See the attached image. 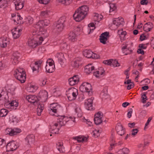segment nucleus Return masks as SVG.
<instances>
[{
  "label": "nucleus",
  "mask_w": 154,
  "mask_h": 154,
  "mask_svg": "<svg viewBox=\"0 0 154 154\" xmlns=\"http://www.w3.org/2000/svg\"><path fill=\"white\" fill-rule=\"evenodd\" d=\"M141 98H142V102L143 103H146V101L147 100V97L145 93H144L142 95Z\"/></svg>",
  "instance_id": "3c124183"
},
{
  "label": "nucleus",
  "mask_w": 154,
  "mask_h": 154,
  "mask_svg": "<svg viewBox=\"0 0 154 154\" xmlns=\"http://www.w3.org/2000/svg\"><path fill=\"white\" fill-rule=\"evenodd\" d=\"M14 77H26V72L23 69L17 68L14 71Z\"/></svg>",
  "instance_id": "1a4fd4ad"
},
{
  "label": "nucleus",
  "mask_w": 154,
  "mask_h": 154,
  "mask_svg": "<svg viewBox=\"0 0 154 154\" xmlns=\"http://www.w3.org/2000/svg\"><path fill=\"white\" fill-rule=\"evenodd\" d=\"M72 139L77 140L79 143H80L81 142H83L86 141L87 139L86 137H80V136H79L73 137Z\"/></svg>",
  "instance_id": "2f4dec72"
},
{
  "label": "nucleus",
  "mask_w": 154,
  "mask_h": 154,
  "mask_svg": "<svg viewBox=\"0 0 154 154\" xmlns=\"http://www.w3.org/2000/svg\"><path fill=\"white\" fill-rule=\"evenodd\" d=\"M95 67L92 64H89L86 65L85 67L84 72L88 75L90 74L94 71L93 74V75L96 77H99L100 75L102 76H105V71L102 67L99 68L98 70H95Z\"/></svg>",
  "instance_id": "7ed1b4c3"
},
{
  "label": "nucleus",
  "mask_w": 154,
  "mask_h": 154,
  "mask_svg": "<svg viewBox=\"0 0 154 154\" xmlns=\"http://www.w3.org/2000/svg\"><path fill=\"white\" fill-rule=\"evenodd\" d=\"M35 140V137L33 134L29 135L25 138L26 144L30 147H31L33 144Z\"/></svg>",
  "instance_id": "ddd939ff"
},
{
  "label": "nucleus",
  "mask_w": 154,
  "mask_h": 154,
  "mask_svg": "<svg viewBox=\"0 0 154 154\" xmlns=\"http://www.w3.org/2000/svg\"><path fill=\"white\" fill-rule=\"evenodd\" d=\"M83 54L85 56L89 58L92 57L93 52L91 50H85L84 51Z\"/></svg>",
  "instance_id": "7c9ffc66"
},
{
  "label": "nucleus",
  "mask_w": 154,
  "mask_h": 154,
  "mask_svg": "<svg viewBox=\"0 0 154 154\" xmlns=\"http://www.w3.org/2000/svg\"><path fill=\"white\" fill-rule=\"evenodd\" d=\"M129 149L127 148H124L118 151L119 154H128L129 152Z\"/></svg>",
  "instance_id": "473e14b6"
},
{
  "label": "nucleus",
  "mask_w": 154,
  "mask_h": 154,
  "mask_svg": "<svg viewBox=\"0 0 154 154\" xmlns=\"http://www.w3.org/2000/svg\"><path fill=\"white\" fill-rule=\"evenodd\" d=\"M23 18L20 16L18 14H17L16 16V18H14L13 20L14 22H16L18 23L21 24L23 23L22 20Z\"/></svg>",
  "instance_id": "f704fd0d"
},
{
  "label": "nucleus",
  "mask_w": 154,
  "mask_h": 154,
  "mask_svg": "<svg viewBox=\"0 0 154 154\" xmlns=\"http://www.w3.org/2000/svg\"><path fill=\"white\" fill-rule=\"evenodd\" d=\"M116 130L117 134L122 136L125 133V129H124L122 125L120 124H118L116 127Z\"/></svg>",
  "instance_id": "4be33fe9"
},
{
  "label": "nucleus",
  "mask_w": 154,
  "mask_h": 154,
  "mask_svg": "<svg viewBox=\"0 0 154 154\" xmlns=\"http://www.w3.org/2000/svg\"><path fill=\"white\" fill-rule=\"evenodd\" d=\"M42 60H39L33 63L34 65V66L31 64L30 65L32 70V71L33 72H35V73L36 74H38L39 72V68L40 66L42 63Z\"/></svg>",
  "instance_id": "f8f14e48"
},
{
  "label": "nucleus",
  "mask_w": 154,
  "mask_h": 154,
  "mask_svg": "<svg viewBox=\"0 0 154 154\" xmlns=\"http://www.w3.org/2000/svg\"><path fill=\"white\" fill-rule=\"evenodd\" d=\"M150 80L148 78H146L141 82V83L143 85H146L149 84L150 82Z\"/></svg>",
  "instance_id": "a18cd8bd"
},
{
  "label": "nucleus",
  "mask_w": 154,
  "mask_h": 154,
  "mask_svg": "<svg viewBox=\"0 0 154 154\" xmlns=\"http://www.w3.org/2000/svg\"><path fill=\"white\" fill-rule=\"evenodd\" d=\"M20 57V54L17 52L14 53L11 57L12 63L14 65H16L18 63V59Z\"/></svg>",
  "instance_id": "5701e85b"
},
{
  "label": "nucleus",
  "mask_w": 154,
  "mask_h": 154,
  "mask_svg": "<svg viewBox=\"0 0 154 154\" xmlns=\"http://www.w3.org/2000/svg\"><path fill=\"white\" fill-rule=\"evenodd\" d=\"M109 32H107L102 33L100 36V40L101 43L105 44L106 43L107 38L109 36Z\"/></svg>",
  "instance_id": "aec40b11"
},
{
  "label": "nucleus",
  "mask_w": 154,
  "mask_h": 154,
  "mask_svg": "<svg viewBox=\"0 0 154 154\" xmlns=\"http://www.w3.org/2000/svg\"><path fill=\"white\" fill-rule=\"evenodd\" d=\"M66 95L70 101L75 100L78 94V90L74 88H71L68 89L66 92Z\"/></svg>",
  "instance_id": "39448f33"
},
{
  "label": "nucleus",
  "mask_w": 154,
  "mask_h": 154,
  "mask_svg": "<svg viewBox=\"0 0 154 154\" xmlns=\"http://www.w3.org/2000/svg\"><path fill=\"white\" fill-rule=\"evenodd\" d=\"M112 60V64L114 67H116L119 66V63L117 60H113L112 59L111 60V61Z\"/></svg>",
  "instance_id": "8fccbe9b"
},
{
  "label": "nucleus",
  "mask_w": 154,
  "mask_h": 154,
  "mask_svg": "<svg viewBox=\"0 0 154 154\" xmlns=\"http://www.w3.org/2000/svg\"><path fill=\"white\" fill-rule=\"evenodd\" d=\"M94 97H92L91 98L86 100L84 103L85 106L87 109L88 110H92L93 109V101Z\"/></svg>",
  "instance_id": "f3484780"
},
{
  "label": "nucleus",
  "mask_w": 154,
  "mask_h": 154,
  "mask_svg": "<svg viewBox=\"0 0 154 154\" xmlns=\"http://www.w3.org/2000/svg\"><path fill=\"white\" fill-rule=\"evenodd\" d=\"M101 95L102 96V98L105 99L107 98L108 95L107 93H105L104 91H103L101 93Z\"/></svg>",
  "instance_id": "69168bd1"
},
{
  "label": "nucleus",
  "mask_w": 154,
  "mask_h": 154,
  "mask_svg": "<svg viewBox=\"0 0 154 154\" xmlns=\"http://www.w3.org/2000/svg\"><path fill=\"white\" fill-rule=\"evenodd\" d=\"M123 19L122 18H116L113 20V23L112 25V26L114 27L115 29H117L118 27L121 26H123L124 22Z\"/></svg>",
  "instance_id": "9b49d317"
},
{
  "label": "nucleus",
  "mask_w": 154,
  "mask_h": 154,
  "mask_svg": "<svg viewBox=\"0 0 154 154\" xmlns=\"http://www.w3.org/2000/svg\"><path fill=\"white\" fill-rule=\"evenodd\" d=\"M99 131L97 130H95L94 131L93 135L95 137H97L99 135Z\"/></svg>",
  "instance_id": "338daca9"
},
{
  "label": "nucleus",
  "mask_w": 154,
  "mask_h": 154,
  "mask_svg": "<svg viewBox=\"0 0 154 154\" xmlns=\"http://www.w3.org/2000/svg\"><path fill=\"white\" fill-rule=\"evenodd\" d=\"M128 112L127 114V116L128 118H130L132 115V113L133 112V110L132 108L129 109L128 110Z\"/></svg>",
  "instance_id": "680f3d73"
},
{
  "label": "nucleus",
  "mask_w": 154,
  "mask_h": 154,
  "mask_svg": "<svg viewBox=\"0 0 154 154\" xmlns=\"http://www.w3.org/2000/svg\"><path fill=\"white\" fill-rule=\"evenodd\" d=\"M79 100L80 101L83 100L85 98V96L82 93L78 95Z\"/></svg>",
  "instance_id": "bf43d9fd"
},
{
  "label": "nucleus",
  "mask_w": 154,
  "mask_h": 154,
  "mask_svg": "<svg viewBox=\"0 0 154 154\" xmlns=\"http://www.w3.org/2000/svg\"><path fill=\"white\" fill-rule=\"evenodd\" d=\"M116 9V7L115 4L110 3V4L109 12L113 11Z\"/></svg>",
  "instance_id": "37998d69"
},
{
  "label": "nucleus",
  "mask_w": 154,
  "mask_h": 154,
  "mask_svg": "<svg viewBox=\"0 0 154 154\" xmlns=\"http://www.w3.org/2000/svg\"><path fill=\"white\" fill-rule=\"evenodd\" d=\"M66 17L65 16L61 17L57 21L56 26V29L58 32L62 31L64 27V23L66 21Z\"/></svg>",
  "instance_id": "423d86ee"
},
{
  "label": "nucleus",
  "mask_w": 154,
  "mask_h": 154,
  "mask_svg": "<svg viewBox=\"0 0 154 154\" xmlns=\"http://www.w3.org/2000/svg\"><path fill=\"white\" fill-rule=\"evenodd\" d=\"M62 109L61 107L56 103H53L50 105V108L48 109L49 113L51 115L55 116L58 117L57 122L55 123L54 127H57L59 125V126L60 127L65 125L67 122L69 121V118L65 116H59L57 113Z\"/></svg>",
  "instance_id": "f257e3e1"
},
{
  "label": "nucleus",
  "mask_w": 154,
  "mask_h": 154,
  "mask_svg": "<svg viewBox=\"0 0 154 154\" xmlns=\"http://www.w3.org/2000/svg\"><path fill=\"white\" fill-rule=\"evenodd\" d=\"M57 149L61 152H63L65 151L63 145L60 143H58L57 144Z\"/></svg>",
  "instance_id": "e433bc0d"
},
{
  "label": "nucleus",
  "mask_w": 154,
  "mask_h": 154,
  "mask_svg": "<svg viewBox=\"0 0 154 154\" xmlns=\"http://www.w3.org/2000/svg\"><path fill=\"white\" fill-rule=\"evenodd\" d=\"M118 34L119 35H123L125 36L127 34V32L125 31H123V29L118 30Z\"/></svg>",
  "instance_id": "49530a36"
},
{
  "label": "nucleus",
  "mask_w": 154,
  "mask_h": 154,
  "mask_svg": "<svg viewBox=\"0 0 154 154\" xmlns=\"http://www.w3.org/2000/svg\"><path fill=\"white\" fill-rule=\"evenodd\" d=\"M75 111L79 117H80L82 116V112L80 107H76L75 109Z\"/></svg>",
  "instance_id": "a19ab883"
},
{
  "label": "nucleus",
  "mask_w": 154,
  "mask_h": 154,
  "mask_svg": "<svg viewBox=\"0 0 154 154\" xmlns=\"http://www.w3.org/2000/svg\"><path fill=\"white\" fill-rule=\"evenodd\" d=\"M125 86L127 87L128 90H130L134 86V84L129 78H126L124 82Z\"/></svg>",
  "instance_id": "6ab92c4d"
},
{
  "label": "nucleus",
  "mask_w": 154,
  "mask_h": 154,
  "mask_svg": "<svg viewBox=\"0 0 154 154\" xmlns=\"http://www.w3.org/2000/svg\"><path fill=\"white\" fill-rule=\"evenodd\" d=\"M42 21L43 22V23L44 26H48L50 23V21L49 20L45 19L44 20H42Z\"/></svg>",
  "instance_id": "5fc2aeb1"
},
{
  "label": "nucleus",
  "mask_w": 154,
  "mask_h": 154,
  "mask_svg": "<svg viewBox=\"0 0 154 154\" xmlns=\"http://www.w3.org/2000/svg\"><path fill=\"white\" fill-rule=\"evenodd\" d=\"M59 2H61L63 4L68 5L71 4L72 0H58Z\"/></svg>",
  "instance_id": "79ce46f5"
},
{
  "label": "nucleus",
  "mask_w": 154,
  "mask_h": 154,
  "mask_svg": "<svg viewBox=\"0 0 154 154\" xmlns=\"http://www.w3.org/2000/svg\"><path fill=\"white\" fill-rule=\"evenodd\" d=\"M8 5L7 0H0V8H6Z\"/></svg>",
  "instance_id": "58836bf2"
},
{
  "label": "nucleus",
  "mask_w": 154,
  "mask_h": 154,
  "mask_svg": "<svg viewBox=\"0 0 154 154\" xmlns=\"http://www.w3.org/2000/svg\"><path fill=\"white\" fill-rule=\"evenodd\" d=\"M69 84L71 86H73L77 84L79 81L78 78H70L68 79Z\"/></svg>",
  "instance_id": "c85d7f7f"
},
{
  "label": "nucleus",
  "mask_w": 154,
  "mask_h": 154,
  "mask_svg": "<svg viewBox=\"0 0 154 154\" xmlns=\"http://www.w3.org/2000/svg\"><path fill=\"white\" fill-rule=\"evenodd\" d=\"M4 99L5 100V106H7L8 105L6 104L8 103V105H10V106H14L15 107H17L18 106V103L17 101H12L11 102H10L9 101L7 100L6 97H5Z\"/></svg>",
  "instance_id": "bb28decb"
},
{
  "label": "nucleus",
  "mask_w": 154,
  "mask_h": 154,
  "mask_svg": "<svg viewBox=\"0 0 154 154\" xmlns=\"http://www.w3.org/2000/svg\"><path fill=\"white\" fill-rule=\"evenodd\" d=\"M39 83L41 86H44L46 84H48L47 79L45 78H41L39 79Z\"/></svg>",
  "instance_id": "72a5a7b5"
},
{
  "label": "nucleus",
  "mask_w": 154,
  "mask_h": 154,
  "mask_svg": "<svg viewBox=\"0 0 154 154\" xmlns=\"http://www.w3.org/2000/svg\"><path fill=\"white\" fill-rule=\"evenodd\" d=\"M153 23L149 22L146 23L143 26V30L146 32L150 31L153 28Z\"/></svg>",
  "instance_id": "393cba45"
},
{
  "label": "nucleus",
  "mask_w": 154,
  "mask_h": 154,
  "mask_svg": "<svg viewBox=\"0 0 154 154\" xmlns=\"http://www.w3.org/2000/svg\"><path fill=\"white\" fill-rule=\"evenodd\" d=\"M83 121L84 122H85L89 126H91L92 125L91 122L89 119H84Z\"/></svg>",
  "instance_id": "052dcab7"
},
{
  "label": "nucleus",
  "mask_w": 154,
  "mask_h": 154,
  "mask_svg": "<svg viewBox=\"0 0 154 154\" xmlns=\"http://www.w3.org/2000/svg\"><path fill=\"white\" fill-rule=\"evenodd\" d=\"M26 99L28 100V102L35 105L38 103V97L35 95H29L27 96Z\"/></svg>",
  "instance_id": "a211bd4d"
},
{
  "label": "nucleus",
  "mask_w": 154,
  "mask_h": 154,
  "mask_svg": "<svg viewBox=\"0 0 154 154\" xmlns=\"http://www.w3.org/2000/svg\"><path fill=\"white\" fill-rule=\"evenodd\" d=\"M10 121L12 122L17 123L18 122L16 117L14 116H11V117H10Z\"/></svg>",
  "instance_id": "603ef678"
},
{
  "label": "nucleus",
  "mask_w": 154,
  "mask_h": 154,
  "mask_svg": "<svg viewBox=\"0 0 154 154\" xmlns=\"http://www.w3.org/2000/svg\"><path fill=\"white\" fill-rule=\"evenodd\" d=\"M55 127H54V126H53V128H54V129L52 130V132L51 133L52 134H57L60 128H55ZM55 127L56 128V127Z\"/></svg>",
  "instance_id": "13d9d810"
},
{
  "label": "nucleus",
  "mask_w": 154,
  "mask_h": 154,
  "mask_svg": "<svg viewBox=\"0 0 154 154\" xmlns=\"http://www.w3.org/2000/svg\"><path fill=\"white\" fill-rule=\"evenodd\" d=\"M21 132L20 129L18 128H7L6 129L5 132L6 134H9L11 136L17 135Z\"/></svg>",
  "instance_id": "4468645a"
},
{
  "label": "nucleus",
  "mask_w": 154,
  "mask_h": 154,
  "mask_svg": "<svg viewBox=\"0 0 154 154\" xmlns=\"http://www.w3.org/2000/svg\"><path fill=\"white\" fill-rule=\"evenodd\" d=\"M89 8L87 5H83L76 10L73 15L74 19L76 22H80L83 20L88 15Z\"/></svg>",
  "instance_id": "f03ea898"
},
{
  "label": "nucleus",
  "mask_w": 154,
  "mask_h": 154,
  "mask_svg": "<svg viewBox=\"0 0 154 154\" xmlns=\"http://www.w3.org/2000/svg\"><path fill=\"white\" fill-rule=\"evenodd\" d=\"M103 63L105 64L111 65L112 64V61L110 60H104L103 61Z\"/></svg>",
  "instance_id": "0e129e2a"
},
{
  "label": "nucleus",
  "mask_w": 154,
  "mask_h": 154,
  "mask_svg": "<svg viewBox=\"0 0 154 154\" xmlns=\"http://www.w3.org/2000/svg\"><path fill=\"white\" fill-rule=\"evenodd\" d=\"M94 121L96 125H99L102 122V118H94Z\"/></svg>",
  "instance_id": "c03bdc74"
},
{
  "label": "nucleus",
  "mask_w": 154,
  "mask_h": 154,
  "mask_svg": "<svg viewBox=\"0 0 154 154\" xmlns=\"http://www.w3.org/2000/svg\"><path fill=\"white\" fill-rule=\"evenodd\" d=\"M8 111L5 109H2L0 111V117H3L6 116L8 114Z\"/></svg>",
  "instance_id": "ea45409f"
},
{
  "label": "nucleus",
  "mask_w": 154,
  "mask_h": 154,
  "mask_svg": "<svg viewBox=\"0 0 154 154\" xmlns=\"http://www.w3.org/2000/svg\"><path fill=\"white\" fill-rule=\"evenodd\" d=\"M79 89L82 92L88 93V95L90 96H91L93 94L91 85V84L88 82H83L80 86Z\"/></svg>",
  "instance_id": "20e7f679"
},
{
  "label": "nucleus",
  "mask_w": 154,
  "mask_h": 154,
  "mask_svg": "<svg viewBox=\"0 0 154 154\" xmlns=\"http://www.w3.org/2000/svg\"><path fill=\"white\" fill-rule=\"evenodd\" d=\"M38 1L40 4H47L50 2V0H37Z\"/></svg>",
  "instance_id": "864d4df0"
},
{
  "label": "nucleus",
  "mask_w": 154,
  "mask_h": 154,
  "mask_svg": "<svg viewBox=\"0 0 154 154\" xmlns=\"http://www.w3.org/2000/svg\"><path fill=\"white\" fill-rule=\"evenodd\" d=\"M14 1L16 10L21 9L24 7L25 0H14Z\"/></svg>",
  "instance_id": "dca6fc26"
},
{
  "label": "nucleus",
  "mask_w": 154,
  "mask_h": 154,
  "mask_svg": "<svg viewBox=\"0 0 154 154\" xmlns=\"http://www.w3.org/2000/svg\"><path fill=\"white\" fill-rule=\"evenodd\" d=\"M33 18L30 17H29L26 19V23L30 24L33 23Z\"/></svg>",
  "instance_id": "de8ad7c7"
},
{
  "label": "nucleus",
  "mask_w": 154,
  "mask_h": 154,
  "mask_svg": "<svg viewBox=\"0 0 154 154\" xmlns=\"http://www.w3.org/2000/svg\"><path fill=\"white\" fill-rule=\"evenodd\" d=\"M53 61L49 62L48 64H47L45 67L46 71L49 73H52L55 70V65Z\"/></svg>",
  "instance_id": "2eb2a0df"
},
{
  "label": "nucleus",
  "mask_w": 154,
  "mask_h": 154,
  "mask_svg": "<svg viewBox=\"0 0 154 154\" xmlns=\"http://www.w3.org/2000/svg\"><path fill=\"white\" fill-rule=\"evenodd\" d=\"M48 15V11L47 10L42 11L41 12L40 15L42 17H46Z\"/></svg>",
  "instance_id": "09e8293b"
},
{
  "label": "nucleus",
  "mask_w": 154,
  "mask_h": 154,
  "mask_svg": "<svg viewBox=\"0 0 154 154\" xmlns=\"http://www.w3.org/2000/svg\"><path fill=\"white\" fill-rule=\"evenodd\" d=\"M8 41L6 39L4 38L2 39L0 42V46L2 48H5L7 46Z\"/></svg>",
  "instance_id": "4c0bfd02"
},
{
  "label": "nucleus",
  "mask_w": 154,
  "mask_h": 154,
  "mask_svg": "<svg viewBox=\"0 0 154 154\" xmlns=\"http://www.w3.org/2000/svg\"><path fill=\"white\" fill-rule=\"evenodd\" d=\"M43 41V38L42 37L39 38V41L38 42L34 39H29L28 42V44L29 47L32 48H34L36 46L41 45Z\"/></svg>",
  "instance_id": "0eeeda50"
},
{
  "label": "nucleus",
  "mask_w": 154,
  "mask_h": 154,
  "mask_svg": "<svg viewBox=\"0 0 154 154\" xmlns=\"http://www.w3.org/2000/svg\"><path fill=\"white\" fill-rule=\"evenodd\" d=\"M22 30L17 28H15L12 30V33L13 38L16 39L18 38L21 34Z\"/></svg>",
  "instance_id": "412c9836"
},
{
  "label": "nucleus",
  "mask_w": 154,
  "mask_h": 154,
  "mask_svg": "<svg viewBox=\"0 0 154 154\" xmlns=\"http://www.w3.org/2000/svg\"><path fill=\"white\" fill-rule=\"evenodd\" d=\"M77 35L74 32H70L68 35V39L72 42H75L76 39Z\"/></svg>",
  "instance_id": "c756f323"
},
{
  "label": "nucleus",
  "mask_w": 154,
  "mask_h": 154,
  "mask_svg": "<svg viewBox=\"0 0 154 154\" xmlns=\"http://www.w3.org/2000/svg\"><path fill=\"white\" fill-rule=\"evenodd\" d=\"M17 143L14 141H12L8 143L6 145L7 150L8 151H13L15 150L18 147L17 145Z\"/></svg>",
  "instance_id": "9d476101"
},
{
  "label": "nucleus",
  "mask_w": 154,
  "mask_h": 154,
  "mask_svg": "<svg viewBox=\"0 0 154 154\" xmlns=\"http://www.w3.org/2000/svg\"><path fill=\"white\" fill-rule=\"evenodd\" d=\"M17 79L21 83H23L26 81V78H17Z\"/></svg>",
  "instance_id": "4d7b16f0"
},
{
  "label": "nucleus",
  "mask_w": 154,
  "mask_h": 154,
  "mask_svg": "<svg viewBox=\"0 0 154 154\" xmlns=\"http://www.w3.org/2000/svg\"><path fill=\"white\" fill-rule=\"evenodd\" d=\"M43 23L42 20L38 21L35 26V27L37 29L40 30L41 29H42V28L44 27Z\"/></svg>",
  "instance_id": "c9c22d12"
},
{
  "label": "nucleus",
  "mask_w": 154,
  "mask_h": 154,
  "mask_svg": "<svg viewBox=\"0 0 154 154\" xmlns=\"http://www.w3.org/2000/svg\"><path fill=\"white\" fill-rule=\"evenodd\" d=\"M67 44L66 43L62 44L61 45V49H64L67 48Z\"/></svg>",
  "instance_id": "774afa93"
},
{
  "label": "nucleus",
  "mask_w": 154,
  "mask_h": 154,
  "mask_svg": "<svg viewBox=\"0 0 154 154\" xmlns=\"http://www.w3.org/2000/svg\"><path fill=\"white\" fill-rule=\"evenodd\" d=\"M38 87L35 85L30 84L26 88V89L29 92H34L38 89Z\"/></svg>",
  "instance_id": "b1692460"
},
{
  "label": "nucleus",
  "mask_w": 154,
  "mask_h": 154,
  "mask_svg": "<svg viewBox=\"0 0 154 154\" xmlns=\"http://www.w3.org/2000/svg\"><path fill=\"white\" fill-rule=\"evenodd\" d=\"M48 92L45 90L41 91L38 94V100L42 102L46 101L48 97Z\"/></svg>",
  "instance_id": "6e6552de"
},
{
  "label": "nucleus",
  "mask_w": 154,
  "mask_h": 154,
  "mask_svg": "<svg viewBox=\"0 0 154 154\" xmlns=\"http://www.w3.org/2000/svg\"><path fill=\"white\" fill-rule=\"evenodd\" d=\"M56 57L58 58V62L60 64H63L65 60L63 54L58 53L56 55Z\"/></svg>",
  "instance_id": "a878e982"
},
{
  "label": "nucleus",
  "mask_w": 154,
  "mask_h": 154,
  "mask_svg": "<svg viewBox=\"0 0 154 154\" xmlns=\"http://www.w3.org/2000/svg\"><path fill=\"white\" fill-rule=\"evenodd\" d=\"M81 60V58L77 57L75 60L71 62L72 66L75 68H78Z\"/></svg>",
  "instance_id": "cd10ccee"
},
{
  "label": "nucleus",
  "mask_w": 154,
  "mask_h": 154,
  "mask_svg": "<svg viewBox=\"0 0 154 154\" xmlns=\"http://www.w3.org/2000/svg\"><path fill=\"white\" fill-rule=\"evenodd\" d=\"M138 130L137 129H133L131 130V135H135L138 132Z\"/></svg>",
  "instance_id": "e2e57ef3"
},
{
  "label": "nucleus",
  "mask_w": 154,
  "mask_h": 154,
  "mask_svg": "<svg viewBox=\"0 0 154 154\" xmlns=\"http://www.w3.org/2000/svg\"><path fill=\"white\" fill-rule=\"evenodd\" d=\"M101 112H98L95 115L94 118H102L103 117V114H101Z\"/></svg>",
  "instance_id": "6e6d98bb"
}]
</instances>
